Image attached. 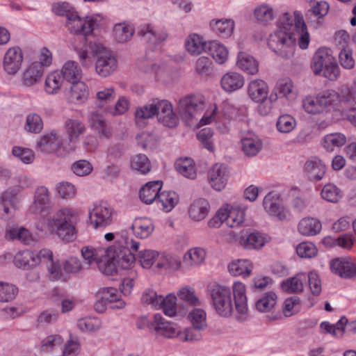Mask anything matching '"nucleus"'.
Wrapping results in <instances>:
<instances>
[{"mask_svg": "<svg viewBox=\"0 0 356 356\" xmlns=\"http://www.w3.org/2000/svg\"><path fill=\"white\" fill-rule=\"evenodd\" d=\"M282 26L271 33L268 39V47L282 58L293 56L295 42L302 49H307L310 37L302 16L295 13V17L284 13L281 18Z\"/></svg>", "mask_w": 356, "mask_h": 356, "instance_id": "nucleus-1", "label": "nucleus"}, {"mask_svg": "<svg viewBox=\"0 0 356 356\" xmlns=\"http://www.w3.org/2000/svg\"><path fill=\"white\" fill-rule=\"evenodd\" d=\"M80 218L76 211L64 207L58 209L44 221L35 223L37 235L42 236L47 233L56 235L64 243L75 241L77 236L76 225Z\"/></svg>", "mask_w": 356, "mask_h": 356, "instance_id": "nucleus-2", "label": "nucleus"}, {"mask_svg": "<svg viewBox=\"0 0 356 356\" xmlns=\"http://www.w3.org/2000/svg\"><path fill=\"white\" fill-rule=\"evenodd\" d=\"M78 55L84 67L91 66L93 58H96V72L103 77L111 75L118 67V60L113 53L97 41H90L89 44L81 47Z\"/></svg>", "mask_w": 356, "mask_h": 356, "instance_id": "nucleus-3", "label": "nucleus"}, {"mask_svg": "<svg viewBox=\"0 0 356 356\" xmlns=\"http://www.w3.org/2000/svg\"><path fill=\"white\" fill-rule=\"evenodd\" d=\"M114 245L107 249L106 254L122 270H132L136 261L134 252H137L140 243L128 236L125 231L118 234Z\"/></svg>", "mask_w": 356, "mask_h": 356, "instance_id": "nucleus-4", "label": "nucleus"}, {"mask_svg": "<svg viewBox=\"0 0 356 356\" xmlns=\"http://www.w3.org/2000/svg\"><path fill=\"white\" fill-rule=\"evenodd\" d=\"M204 107V101L195 95H187L179 99L178 105L179 113L186 124L192 127L200 124V126L210 124L213 120L216 109L209 115L201 114Z\"/></svg>", "mask_w": 356, "mask_h": 356, "instance_id": "nucleus-5", "label": "nucleus"}, {"mask_svg": "<svg viewBox=\"0 0 356 356\" xmlns=\"http://www.w3.org/2000/svg\"><path fill=\"white\" fill-rule=\"evenodd\" d=\"M98 26L99 23L97 19L93 17L82 19L76 11L70 14V17L66 20V26L70 33L75 35L74 41L79 42L75 47L78 54L81 47L89 44L90 41H96L92 33L95 27Z\"/></svg>", "mask_w": 356, "mask_h": 356, "instance_id": "nucleus-6", "label": "nucleus"}, {"mask_svg": "<svg viewBox=\"0 0 356 356\" xmlns=\"http://www.w3.org/2000/svg\"><path fill=\"white\" fill-rule=\"evenodd\" d=\"M44 262L51 277L54 280L61 277V267L58 261L54 259V254L49 249H42L40 251L24 250V270L35 267L40 263Z\"/></svg>", "mask_w": 356, "mask_h": 356, "instance_id": "nucleus-7", "label": "nucleus"}, {"mask_svg": "<svg viewBox=\"0 0 356 356\" xmlns=\"http://www.w3.org/2000/svg\"><path fill=\"white\" fill-rule=\"evenodd\" d=\"M212 305L218 314L222 317H229L233 312L232 292L229 288L213 284L210 287Z\"/></svg>", "mask_w": 356, "mask_h": 356, "instance_id": "nucleus-8", "label": "nucleus"}, {"mask_svg": "<svg viewBox=\"0 0 356 356\" xmlns=\"http://www.w3.org/2000/svg\"><path fill=\"white\" fill-rule=\"evenodd\" d=\"M115 211L106 202H96L89 209V219L94 228L106 227L113 222Z\"/></svg>", "mask_w": 356, "mask_h": 356, "instance_id": "nucleus-9", "label": "nucleus"}, {"mask_svg": "<svg viewBox=\"0 0 356 356\" xmlns=\"http://www.w3.org/2000/svg\"><path fill=\"white\" fill-rule=\"evenodd\" d=\"M337 98L335 91H325L316 97H306L302 100V106L305 111L309 114H318L329 106L331 102Z\"/></svg>", "mask_w": 356, "mask_h": 356, "instance_id": "nucleus-10", "label": "nucleus"}, {"mask_svg": "<svg viewBox=\"0 0 356 356\" xmlns=\"http://www.w3.org/2000/svg\"><path fill=\"white\" fill-rule=\"evenodd\" d=\"M137 35L149 48L156 47L168 38V33L164 29H156L149 24L140 25L138 28Z\"/></svg>", "mask_w": 356, "mask_h": 356, "instance_id": "nucleus-11", "label": "nucleus"}, {"mask_svg": "<svg viewBox=\"0 0 356 356\" xmlns=\"http://www.w3.org/2000/svg\"><path fill=\"white\" fill-rule=\"evenodd\" d=\"M52 209L50 193L45 186L37 188L34 199L27 211L28 213L41 214L48 213Z\"/></svg>", "mask_w": 356, "mask_h": 356, "instance_id": "nucleus-12", "label": "nucleus"}, {"mask_svg": "<svg viewBox=\"0 0 356 356\" xmlns=\"http://www.w3.org/2000/svg\"><path fill=\"white\" fill-rule=\"evenodd\" d=\"M158 121L164 126L174 127L178 122V118L173 112L172 106L166 99H154Z\"/></svg>", "mask_w": 356, "mask_h": 356, "instance_id": "nucleus-13", "label": "nucleus"}, {"mask_svg": "<svg viewBox=\"0 0 356 356\" xmlns=\"http://www.w3.org/2000/svg\"><path fill=\"white\" fill-rule=\"evenodd\" d=\"M159 334L167 338H173L180 333L179 327L175 323L166 321L161 314L154 315L153 321L149 325Z\"/></svg>", "mask_w": 356, "mask_h": 356, "instance_id": "nucleus-14", "label": "nucleus"}, {"mask_svg": "<svg viewBox=\"0 0 356 356\" xmlns=\"http://www.w3.org/2000/svg\"><path fill=\"white\" fill-rule=\"evenodd\" d=\"M229 176L227 168L220 163L214 164L208 172V179L211 186L218 191L225 188Z\"/></svg>", "mask_w": 356, "mask_h": 356, "instance_id": "nucleus-15", "label": "nucleus"}, {"mask_svg": "<svg viewBox=\"0 0 356 356\" xmlns=\"http://www.w3.org/2000/svg\"><path fill=\"white\" fill-rule=\"evenodd\" d=\"M22 64V50L19 47H10L6 52L3 66L7 74H15Z\"/></svg>", "mask_w": 356, "mask_h": 356, "instance_id": "nucleus-16", "label": "nucleus"}, {"mask_svg": "<svg viewBox=\"0 0 356 356\" xmlns=\"http://www.w3.org/2000/svg\"><path fill=\"white\" fill-rule=\"evenodd\" d=\"M233 295L235 308L238 314V320L244 321L248 314V300L245 294V286L242 282H234L233 284Z\"/></svg>", "mask_w": 356, "mask_h": 356, "instance_id": "nucleus-17", "label": "nucleus"}, {"mask_svg": "<svg viewBox=\"0 0 356 356\" xmlns=\"http://www.w3.org/2000/svg\"><path fill=\"white\" fill-rule=\"evenodd\" d=\"M334 59L330 49L326 47L318 49L313 56L311 63V68L314 74L321 75L323 69L328 65L333 63Z\"/></svg>", "mask_w": 356, "mask_h": 356, "instance_id": "nucleus-18", "label": "nucleus"}, {"mask_svg": "<svg viewBox=\"0 0 356 356\" xmlns=\"http://www.w3.org/2000/svg\"><path fill=\"white\" fill-rule=\"evenodd\" d=\"M304 172L311 181L321 180L326 172V166L318 157H311L304 165Z\"/></svg>", "mask_w": 356, "mask_h": 356, "instance_id": "nucleus-19", "label": "nucleus"}, {"mask_svg": "<svg viewBox=\"0 0 356 356\" xmlns=\"http://www.w3.org/2000/svg\"><path fill=\"white\" fill-rule=\"evenodd\" d=\"M330 268L333 273L345 279L356 277V267L350 260L338 258L332 261Z\"/></svg>", "mask_w": 356, "mask_h": 356, "instance_id": "nucleus-20", "label": "nucleus"}, {"mask_svg": "<svg viewBox=\"0 0 356 356\" xmlns=\"http://www.w3.org/2000/svg\"><path fill=\"white\" fill-rule=\"evenodd\" d=\"M264 209L271 216L282 220L286 218V214L282 205L279 204V195L273 192H269L264 198Z\"/></svg>", "mask_w": 356, "mask_h": 356, "instance_id": "nucleus-21", "label": "nucleus"}, {"mask_svg": "<svg viewBox=\"0 0 356 356\" xmlns=\"http://www.w3.org/2000/svg\"><path fill=\"white\" fill-rule=\"evenodd\" d=\"M88 95L89 90L86 84L83 81H78L72 83L67 99L70 104L80 105L88 99Z\"/></svg>", "mask_w": 356, "mask_h": 356, "instance_id": "nucleus-22", "label": "nucleus"}, {"mask_svg": "<svg viewBox=\"0 0 356 356\" xmlns=\"http://www.w3.org/2000/svg\"><path fill=\"white\" fill-rule=\"evenodd\" d=\"M44 70L38 64V61L29 63L24 70V86L31 87L40 83Z\"/></svg>", "mask_w": 356, "mask_h": 356, "instance_id": "nucleus-23", "label": "nucleus"}, {"mask_svg": "<svg viewBox=\"0 0 356 356\" xmlns=\"http://www.w3.org/2000/svg\"><path fill=\"white\" fill-rule=\"evenodd\" d=\"M268 241L265 234L245 231L240 237V244L246 249H260Z\"/></svg>", "mask_w": 356, "mask_h": 356, "instance_id": "nucleus-24", "label": "nucleus"}, {"mask_svg": "<svg viewBox=\"0 0 356 356\" xmlns=\"http://www.w3.org/2000/svg\"><path fill=\"white\" fill-rule=\"evenodd\" d=\"M161 187L162 182L160 181L147 183L142 187L139 193L141 201L147 204H149L153 202H157Z\"/></svg>", "mask_w": 356, "mask_h": 356, "instance_id": "nucleus-25", "label": "nucleus"}, {"mask_svg": "<svg viewBox=\"0 0 356 356\" xmlns=\"http://www.w3.org/2000/svg\"><path fill=\"white\" fill-rule=\"evenodd\" d=\"M241 149L248 157L255 156L263 147L261 139L255 135L248 134L241 140Z\"/></svg>", "mask_w": 356, "mask_h": 356, "instance_id": "nucleus-26", "label": "nucleus"}, {"mask_svg": "<svg viewBox=\"0 0 356 356\" xmlns=\"http://www.w3.org/2000/svg\"><path fill=\"white\" fill-rule=\"evenodd\" d=\"M269 88L268 84L261 79H254L250 82L248 94L250 98L255 102L266 99Z\"/></svg>", "mask_w": 356, "mask_h": 356, "instance_id": "nucleus-27", "label": "nucleus"}, {"mask_svg": "<svg viewBox=\"0 0 356 356\" xmlns=\"http://www.w3.org/2000/svg\"><path fill=\"white\" fill-rule=\"evenodd\" d=\"M89 121L92 129L97 131L100 138L108 139L112 136V129L106 123L102 115L98 113H92L90 115Z\"/></svg>", "mask_w": 356, "mask_h": 356, "instance_id": "nucleus-28", "label": "nucleus"}, {"mask_svg": "<svg viewBox=\"0 0 356 356\" xmlns=\"http://www.w3.org/2000/svg\"><path fill=\"white\" fill-rule=\"evenodd\" d=\"M221 86L226 92H232L241 88L245 83L243 76L237 72H227L221 78Z\"/></svg>", "mask_w": 356, "mask_h": 356, "instance_id": "nucleus-29", "label": "nucleus"}, {"mask_svg": "<svg viewBox=\"0 0 356 356\" xmlns=\"http://www.w3.org/2000/svg\"><path fill=\"white\" fill-rule=\"evenodd\" d=\"M59 72L63 79L70 83L81 81L82 77V70L74 60L65 62Z\"/></svg>", "mask_w": 356, "mask_h": 356, "instance_id": "nucleus-30", "label": "nucleus"}, {"mask_svg": "<svg viewBox=\"0 0 356 356\" xmlns=\"http://www.w3.org/2000/svg\"><path fill=\"white\" fill-rule=\"evenodd\" d=\"M337 98L334 101L331 102V106H339L341 111L345 109L356 107V96L348 88L342 89L340 93L335 92Z\"/></svg>", "mask_w": 356, "mask_h": 356, "instance_id": "nucleus-31", "label": "nucleus"}, {"mask_svg": "<svg viewBox=\"0 0 356 356\" xmlns=\"http://www.w3.org/2000/svg\"><path fill=\"white\" fill-rule=\"evenodd\" d=\"M207 44L208 42H206L202 36L196 33L189 35L185 42L187 51L193 56L206 52Z\"/></svg>", "mask_w": 356, "mask_h": 356, "instance_id": "nucleus-32", "label": "nucleus"}, {"mask_svg": "<svg viewBox=\"0 0 356 356\" xmlns=\"http://www.w3.org/2000/svg\"><path fill=\"white\" fill-rule=\"evenodd\" d=\"M209 209V203L206 199H197L194 200L189 207V216L193 220L200 221L207 217Z\"/></svg>", "mask_w": 356, "mask_h": 356, "instance_id": "nucleus-33", "label": "nucleus"}, {"mask_svg": "<svg viewBox=\"0 0 356 356\" xmlns=\"http://www.w3.org/2000/svg\"><path fill=\"white\" fill-rule=\"evenodd\" d=\"M154 229L152 222L147 218L136 219L131 225L134 234L140 238H146L149 236Z\"/></svg>", "mask_w": 356, "mask_h": 356, "instance_id": "nucleus-34", "label": "nucleus"}, {"mask_svg": "<svg viewBox=\"0 0 356 356\" xmlns=\"http://www.w3.org/2000/svg\"><path fill=\"white\" fill-rule=\"evenodd\" d=\"M237 66L248 74H255L259 71V63L253 56L245 53L239 52L236 62Z\"/></svg>", "mask_w": 356, "mask_h": 356, "instance_id": "nucleus-35", "label": "nucleus"}, {"mask_svg": "<svg viewBox=\"0 0 356 356\" xmlns=\"http://www.w3.org/2000/svg\"><path fill=\"white\" fill-rule=\"evenodd\" d=\"M253 265L250 260L237 259L231 262L228 266L229 273L234 276L246 277L250 275Z\"/></svg>", "mask_w": 356, "mask_h": 356, "instance_id": "nucleus-36", "label": "nucleus"}, {"mask_svg": "<svg viewBox=\"0 0 356 356\" xmlns=\"http://www.w3.org/2000/svg\"><path fill=\"white\" fill-rule=\"evenodd\" d=\"M321 222L314 218H302L298 227L299 233L304 236H315L321 232Z\"/></svg>", "mask_w": 356, "mask_h": 356, "instance_id": "nucleus-37", "label": "nucleus"}, {"mask_svg": "<svg viewBox=\"0 0 356 356\" xmlns=\"http://www.w3.org/2000/svg\"><path fill=\"white\" fill-rule=\"evenodd\" d=\"M210 26L214 33L222 38L230 37L234 28V22L232 19H221L211 21Z\"/></svg>", "mask_w": 356, "mask_h": 356, "instance_id": "nucleus-38", "label": "nucleus"}, {"mask_svg": "<svg viewBox=\"0 0 356 356\" xmlns=\"http://www.w3.org/2000/svg\"><path fill=\"white\" fill-rule=\"evenodd\" d=\"M206 53L210 54L219 64L224 63L228 58L227 48L216 40L208 42Z\"/></svg>", "mask_w": 356, "mask_h": 356, "instance_id": "nucleus-39", "label": "nucleus"}, {"mask_svg": "<svg viewBox=\"0 0 356 356\" xmlns=\"http://www.w3.org/2000/svg\"><path fill=\"white\" fill-rule=\"evenodd\" d=\"M277 296L274 291L264 293L255 302V308L259 312H268L272 310L277 303Z\"/></svg>", "mask_w": 356, "mask_h": 356, "instance_id": "nucleus-40", "label": "nucleus"}, {"mask_svg": "<svg viewBox=\"0 0 356 356\" xmlns=\"http://www.w3.org/2000/svg\"><path fill=\"white\" fill-rule=\"evenodd\" d=\"M176 170L184 177L194 179L197 176L195 163L191 158H180L175 162Z\"/></svg>", "mask_w": 356, "mask_h": 356, "instance_id": "nucleus-41", "label": "nucleus"}, {"mask_svg": "<svg viewBox=\"0 0 356 356\" xmlns=\"http://www.w3.org/2000/svg\"><path fill=\"white\" fill-rule=\"evenodd\" d=\"M303 279H306L305 274H298L284 280L281 284V287L284 291L289 293H301L303 291Z\"/></svg>", "mask_w": 356, "mask_h": 356, "instance_id": "nucleus-42", "label": "nucleus"}, {"mask_svg": "<svg viewBox=\"0 0 356 356\" xmlns=\"http://www.w3.org/2000/svg\"><path fill=\"white\" fill-rule=\"evenodd\" d=\"M102 298L109 305L111 309H120L125 307V302L120 298V295L115 288H106L102 291Z\"/></svg>", "mask_w": 356, "mask_h": 356, "instance_id": "nucleus-43", "label": "nucleus"}, {"mask_svg": "<svg viewBox=\"0 0 356 356\" xmlns=\"http://www.w3.org/2000/svg\"><path fill=\"white\" fill-rule=\"evenodd\" d=\"M57 140L58 136L56 133L44 135L38 141V150L43 153H56L57 152Z\"/></svg>", "mask_w": 356, "mask_h": 356, "instance_id": "nucleus-44", "label": "nucleus"}, {"mask_svg": "<svg viewBox=\"0 0 356 356\" xmlns=\"http://www.w3.org/2000/svg\"><path fill=\"white\" fill-rule=\"evenodd\" d=\"M205 252L202 248H193L189 250L184 256V268H190L200 265L204 259Z\"/></svg>", "mask_w": 356, "mask_h": 356, "instance_id": "nucleus-45", "label": "nucleus"}, {"mask_svg": "<svg viewBox=\"0 0 356 356\" xmlns=\"http://www.w3.org/2000/svg\"><path fill=\"white\" fill-rule=\"evenodd\" d=\"M65 130L67 136L72 140H77L79 136L86 131L85 124L76 119H68L65 122Z\"/></svg>", "mask_w": 356, "mask_h": 356, "instance_id": "nucleus-46", "label": "nucleus"}, {"mask_svg": "<svg viewBox=\"0 0 356 356\" xmlns=\"http://www.w3.org/2000/svg\"><path fill=\"white\" fill-rule=\"evenodd\" d=\"M64 79L58 71L49 73L45 80L44 90L48 94H56L60 89Z\"/></svg>", "mask_w": 356, "mask_h": 356, "instance_id": "nucleus-47", "label": "nucleus"}, {"mask_svg": "<svg viewBox=\"0 0 356 356\" xmlns=\"http://www.w3.org/2000/svg\"><path fill=\"white\" fill-rule=\"evenodd\" d=\"M346 142V137L341 133H332L326 135L322 141L323 147L327 152H332L335 147L343 146Z\"/></svg>", "mask_w": 356, "mask_h": 356, "instance_id": "nucleus-48", "label": "nucleus"}, {"mask_svg": "<svg viewBox=\"0 0 356 356\" xmlns=\"http://www.w3.org/2000/svg\"><path fill=\"white\" fill-rule=\"evenodd\" d=\"M113 32L115 40L119 43H123L131 39L134 29L131 25L120 23L115 25Z\"/></svg>", "mask_w": 356, "mask_h": 356, "instance_id": "nucleus-49", "label": "nucleus"}, {"mask_svg": "<svg viewBox=\"0 0 356 356\" xmlns=\"http://www.w3.org/2000/svg\"><path fill=\"white\" fill-rule=\"evenodd\" d=\"M179 196L174 191H163L159 193L157 203H160L163 209L170 211L178 203Z\"/></svg>", "mask_w": 356, "mask_h": 356, "instance_id": "nucleus-50", "label": "nucleus"}, {"mask_svg": "<svg viewBox=\"0 0 356 356\" xmlns=\"http://www.w3.org/2000/svg\"><path fill=\"white\" fill-rule=\"evenodd\" d=\"M188 319L192 326L197 329H204L207 327L206 312L200 308H194L188 314Z\"/></svg>", "mask_w": 356, "mask_h": 356, "instance_id": "nucleus-51", "label": "nucleus"}, {"mask_svg": "<svg viewBox=\"0 0 356 356\" xmlns=\"http://www.w3.org/2000/svg\"><path fill=\"white\" fill-rule=\"evenodd\" d=\"M15 209V198L3 195L0 199V218L10 219L14 215Z\"/></svg>", "mask_w": 356, "mask_h": 356, "instance_id": "nucleus-52", "label": "nucleus"}, {"mask_svg": "<svg viewBox=\"0 0 356 356\" xmlns=\"http://www.w3.org/2000/svg\"><path fill=\"white\" fill-rule=\"evenodd\" d=\"M177 297L169 294L165 298L161 297V304L157 309H162L164 314L170 317L174 316L177 313Z\"/></svg>", "mask_w": 356, "mask_h": 356, "instance_id": "nucleus-53", "label": "nucleus"}, {"mask_svg": "<svg viewBox=\"0 0 356 356\" xmlns=\"http://www.w3.org/2000/svg\"><path fill=\"white\" fill-rule=\"evenodd\" d=\"M181 266V260L175 257L168 255L160 259L156 263V267L159 269H165L168 271L177 270Z\"/></svg>", "mask_w": 356, "mask_h": 356, "instance_id": "nucleus-54", "label": "nucleus"}, {"mask_svg": "<svg viewBox=\"0 0 356 356\" xmlns=\"http://www.w3.org/2000/svg\"><path fill=\"white\" fill-rule=\"evenodd\" d=\"M131 168L141 174L145 175L151 170V163L147 156L143 154H139L134 156L131 163Z\"/></svg>", "mask_w": 356, "mask_h": 356, "instance_id": "nucleus-55", "label": "nucleus"}, {"mask_svg": "<svg viewBox=\"0 0 356 356\" xmlns=\"http://www.w3.org/2000/svg\"><path fill=\"white\" fill-rule=\"evenodd\" d=\"M18 289L13 284L0 282V302H8L14 300Z\"/></svg>", "mask_w": 356, "mask_h": 356, "instance_id": "nucleus-56", "label": "nucleus"}, {"mask_svg": "<svg viewBox=\"0 0 356 356\" xmlns=\"http://www.w3.org/2000/svg\"><path fill=\"white\" fill-rule=\"evenodd\" d=\"M322 197L327 202L336 203L342 197L341 191L334 184L324 186L321 191Z\"/></svg>", "mask_w": 356, "mask_h": 356, "instance_id": "nucleus-57", "label": "nucleus"}, {"mask_svg": "<svg viewBox=\"0 0 356 356\" xmlns=\"http://www.w3.org/2000/svg\"><path fill=\"white\" fill-rule=\"evenodd\" d=\"M254 17L258 22L266 24L274 18L273 9L267 4H261L254 9Z\"/></svg>", "mask_w": 356, "mask_h": 356, "instance_id": "nucleus-58", "label": "nucleus"}, {"mask_svg": "<svg viewBox=\"0 0 356 356\" xmlns=\"http://www.w3.org/2000/svg\"><path fill=\"white\" fill-rule=\"evenodd\" d=\"M156 105L154 103V99L150 101L148 104L140 106L136 108L135 111V117L136 120H147L156 116Z\"/></svg>", "mask_w": 356, "mask_h": 356, "instance_id": "nucleus-59", "label": "nucleus"}, {"mask_svg": "<svg viewBox=\"0 0 356 356\" xmlns=\"http://www.w3.org/2000/svg\"><path fill=\"white\" fill-rule=\"evenodd\" d=\"M76 140H72L71 137L66 138L57 140V152L56 154L58 156H65L70 152L74 151L76 148Z\"/></svg>", "mask_w": 356, "mask_h": 356, "instance_id": "nucleus-60", "label": "nucleus"}, {"mask_svg": "<svg viewBox=\"0 0 356 356\" xmlns=\"http://www.w3.org/2000/svg\"><path fill=\"white\" fill-rule=\"evenodd\" d=\"M63 343V339L60 335L51 334L41 341V348L44 352H49L61 346Z\"/></svg>", "mask_w": 356, "mask_h": 356, "instance_id": "nucleus-61", "label": "nucleus"}, {"mask_svg": "<svg viewBox=\"0 0 356 356\" xmlns=\"http://www.w3.org/2000/svg\"><path fill=\"white\" fill-rule=\"evenodd\" d=\"M115 89L113 87L104 88L99 90L96 94V100L101 107L111 102L115 98Z\"/></svg>", "mask_w": 356, "mask_h": 356, "instance_id": "nucleus-62", "label": "nucleus"}, {"mask_svg": "<svg viewBox=\"0 0 356 356\" xmlns=\"http://www.w3.org/2000/svg\"><path fill=\"white\" fill-rule=\"evenodd\" d=\"M245 211L240 208L232 207L229 209L227 225L230 227H237L244 222Z\"/></svg>", "mask_w": 356, "mask_h": 356, "instance_id": "nucleus-63", "label": "nucleus"}, {"mask_svg": "<svg viewBox=\"0 0 356 356\" xmlns=\"http://www.w3.org/2000/svg\"><path fill=\"white\" fill-rule=\"evenodd\" d=\"M296 124V120L291 115H284L278 118L276 127L280 132L289 133L295 128Z\"/></svg>", "mask_w": 356, "mask_h": 356, "instance_id": "nucleus-64", "label": "nucleus"}]
</instances>
